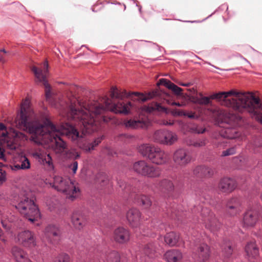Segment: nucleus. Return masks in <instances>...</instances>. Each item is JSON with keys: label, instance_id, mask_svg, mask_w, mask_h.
I'll return each mask as SVG.
<instances>
[{"label": "nucleus", "instance_id": "nucleus-23", "mask_svg": "<svg viewBox=\"0 0 262 262\" xmlns=\"http://www.w3.org/2000/svg\"><path fill=\"white\" fill-rule=\"evenodd\" d=\"M141 213L136 208H131L126 213V219L133 228L138 226L140 224Z\"/></svg>", "mask_w": 262, "mask_h": 262}, {"label": "nucleus", "instance_id": "nucleus-31", "mask_svg": "<svg viewBox=\"0 0 262 262\" xmlns=\"http://www.w3.org/2000/svg\"><path fill=\"white\" fill-rule=\"evenodd\" d=\"M135 200L137 203L142 205L145 208H148L151 205L150 199L146 195L136 194L135 195Z\"/></svg>", "mask_w": 262, "mask_h": 262}, {"label": "nucleus", "instance_id": "nucleus-36", "mask_svg": "<svg viewBox=\"0 0 262 262\" xmlns=\"http://www.w3.org/2000/svg\"><path fill=\"white\" fill-rule=\"evenodd\" d=\"M70 256L68 254L62 253L58 254L54 259L53 262H69Z\"/></svg>", "mask_w": 262, "mask_h": 262}, {"label": "nucleus", "instance_id": "nucleus-2", "mask_svg": "<svg viewBox=\"0 0 262 262\" xmlns=\"http://www.w3.org/2000/svg\"><path fill=\"white\" fill-rule=\"evenodd\" d=\"M210 98L238 112H248L253 118L262 123V103L253 94L231 90L214 94Z\"/></svg>", "mask_w": 262, "mask_h": 262}, {"label": "nucleus", "instance_id": "nucleus-8", "mask_svg": "<svg viewBox=\"0 0 262 262\" xmlns=\"http://www.w3.org/2000/svg\"><path fill=\"white\" fill-rule=\"evenodd\" d=\"M133 169L137 173L151 178H158L161 173L159 167L149 164L144 160L135 162L133 164Z\"/></svg>", "mask_w": 262, "mask_h": 262}, {"label": "nucleus", "instance_id": "nucleus-11", "mask_svg": "<svg viewBox=\"0 0 262 262\" xmlns=\"http://www.w3.org/2000/svg\"><path fill=\"white\" fill-rule=\"evenodd\" d=\"M49 64L47 61H45L41 69L37 68L33 66L32 71L34 73L37 82H41L45 88V94L47 100H49L51 96V87L48 83L47 78L48 76Z\"/></svg>", "mask_w": 262, "mask_h": 262}, {"label": "nucleus", "instance_id": "nucleus-35", "mask_svg": "<svg viewBox=\"0 0 262 262\" xmlns=\"http://www.w3.org/2000/svg\"><path fill=\"white\" fill-rule=\"evenodd\" d=\"M120 256L119 254L115 251L110 252L106 256L107 262H120Z\"/></svg>", "mask_w": 262, "mask_h": 262}, {"label": "nucleus", "instance_id": "nucleus-37", "mask_svg": "<svg viewBox=\"0 0 262 262\" xmlns=\"http://www.w3.org/2000/svg\"><path fill=\"white\" fill-rule=\"evenodd\" d=\"M155 251V247L152 245V244H150L149 245H147L144 248L143 252L144 254L147 255L148 257H151L152 254H154Z\"/></svg>", "mask_w": 262, "mask_h": 262}, {"label": "nucleus", "instance_id": "nucleus-20", "mask_svg": "<svg viewBox=\"0 0 262 262\" xmlns=\"http://www.w3.org/2000/svg\"><path fill=\"white\" fill-rule=\"evenodd\" d=\"M259 217H262V214H257V212L253 210H249L245 213L243 224L245 227H252L254 226Z\"/></svg>", "mask_w": 262, "mask_h": 262}, {"label": "nucleus", "instance_id": "nucleus-17", "mask_svg": "<svg viewBox=\"0 0 262 262\" xmlns=\"http://www.w3.org/2000/svg\"><path fill=\"white\" fill-rule=\"evenodd\" d=\"M44 234L45 237L50 243L55 244L60 239L61 232L57 226L49 225L45 229Z\"/></svg>", "mask_w": 262, "mask_h": 262}, {"label": "nucleus", "instance_id": "nucleus-33", "mask_svg": "<svg viewBox=\"0 0 262 262\" xmlns=\"http://www.w3.org/2000/svg\"><path fill=\"white\" fill-rule=\"evenodd\" d=\"M221 135L227 138H236L238 137V133L235 128L226 127L222 130Z\"/></svg>", "mask_w": 262, "mask_h": 262}, {"label": "nucleus", "instance_id": "nucleus-1", "mask_svg": "<svg viewBox=\"0 0 262 262\" xmlns=\"http://www.w3.org/2000/svg\"><path fill=\"white\" fill-rule=\"evenodd\" d=\"M61 115L68 120L77 123L73 126L68 123L57 128L51 121L48 113L36 112L29 98L23 100L16 119V126L31 134V140L34 143L47 145L57 154L64 153L67 158L76 159L80 155L74 149H67V144L61 138L66 135L68 138L78 144L80 148L86 152L94 149L102 141L103 137L96 138L93 142L80 144L79 141L85 133L98 130L102 122H107L103 116L105 110L115 113L128 114L132 107L130 102L113 103L107 97L104 96L99 101L80 102L76 98H69L65 105L60 104Z\"/></svg>", "mask_w": 262, "mask_h": 262}, {"label": "nucleus", "instance_id": "nucleus-27", "mask_svg": "<svg viewBox=\"0 0 262 262\" xmlns=\"http://www.w3.org/2000/svg\"><path fill=\"white\" fill-rule=\"evenodd\" d=\"M198 260L200 262L206 261L210 256V248L205 244H202L198 248L196 252Z\"/></svg>", "mask_w": 262, "mask_h": 262}, {"label": "nucleus", "instance_id": "nucleus-30", "mask_svg": "<svg viewBox=\"0 0 262 262\" xmlns=\"http://www.w3.org/2000/svg\"><path fill=\"white\" fill-rule=\"evenodd\" d=\"M179 239V235L174 232H171L166 234L164 241L166 244L170 246H174Z\"/></svg>", "mask_w": 262, "mask_h": 262}, {"label": "nucleus", "instance_id": "nucleus-40", "mask_svg": "<svg viewBox=\"0 0 262 262\" xmlns=\"http://www.w3.org/2000/svg\"><path fill=\"white\" fill-rule=\"evenodd\" d=\"M78 168V163L76 161L73 162L69 166V172L72 174H75Z\"/></svg>", "mask_w": 262, "mask_h": 262}, {"label": "nucleus", "instance_id": "nucleus-12", "mask_svg": "<svg viewBox=\"0 0 262 262\" xmlns=\"http://www.w3.org/2000/svg\"><path fill=\"white\" fill-rule=\"evenodd\" d=\"M201 222L206 228L212 232L217 231L221 225L215 215L207 208H203L201 211Z\"/></svg>", "mask_w": 262, "mask_h": 262}, {"label": "nucleus", "instance_id": "nucleus-21", "mask_svg": "<svg viewBox=\"0 0 262 262\" xmlns=\"http://www.w3.org/2000/svg\"><path fill=\"white\" fill-rule=\"evenodd\" d=\"M236 187L235 181L229 178H224L221 180L219 185V190L225 193H230L233 191Z\"/></svg>", "mask_w": 262, "mask_h": 262}, {"label": "nucleus", "instance_id": "nucleus-38", "mask_svg": "<svg viewBox=\"0 0 262 262\" xmlns=\"http://www.w3.org/2000/svg\"><path fill=\"white\" fill-rule=\"evenodd\" d=\"M210 97H201L200 98H196L194 102L199 104L207 105L210 103Z\"/></svg>", "mask_w": 262, "mask_h": 262}, {"label": "nucleus", "instance_id": "nucleus-39", "mask_svg": "<svg viewBox=\"0 0 262 262\" xmlns=\"http://www.w3.org/2000/svg\"><path fill=\"white\" fill-rule=\"evenodd\" d=\"M202 112L201 111H199L198 114H196L193 112H186V114H185V116L187 117L190 119H199L201 117Z\"/></svg>", "mask_w": 262, "mask_h": 262}, {"label": "nucleus", "instance_id": "nucleus-48", "mask_svg": "<svg viewBox=\"0 0 262 262\" xmlns=\"http://www.w3.org/2000/svg\"><path fill=\"white\" fill-rule=\"evenodd\" d=\"M227 248H228V249H227V251H226V255L228 256L229 255L231 254L232 250L231 249V246L229 245L227 246Z\"/></svg>", "mask_w": 262, "mask_h": 262}, {"label": "nucleus", "instance_id": "nucleus-15", "mask_svg": "<svg viewBox=\"0 0 262 262\" xmlns=\"http://www.w3.org/2000/svg\"><path fill=\"white\" fill-rule=\"evenodd\" d=\"M241 201L237 197H232L229 199L226 205L227 213L231 216L239 214L242 211Z\"/></svg>", "mask_w": 262, "mask_h": 262}, {"label": "nucleus", "instance_id": "nucleus-47", "mask_svg": "<svg viewBox=\"0 0 262 262\" xmlns=\"http://www.w3.org/2000/svg\"><path fill=\"white\" fill-rule=\"evenodd\" d=\"M173 114L174 115H178V116H185V114H186V112L183 111H174L173 112Z\"/></svg>", "mask_w": 262, "mask_h": 262}, {"label": "nucleus", "instance_id": "nucleus-52", "mask_svg": "<svg viewBox=\"0 0 262 262\" xmlns=\"http://www.w3.org/2000/svg\"><path fill=\"white\" fill-rule=\"evenodd\" d=\"M0 52H4V53H7V52L6 51V50H5V49L1 50H0Z\"/></svg>", "mask_w": 262, "mask_h": 262}, {"label": "nucleus", "instance_id": "nucleus-9", "mask_svg": "<svg viewBox=\"0 0 262 262\" xmlns=\"http://www.w3.org/2000/svg\"><path fill=\"white\" fill-rule=\"evenodd\" d=\"M211 117L216 121L225 122L227 124H233L234 125H238L242 120L239 116L228 113L219 108H208Z\"/></svg>", "mask_w": 262, "mask_h": 262}, {"label": "nucleus", "instance_id": "nucleus-43", "mask_svg": "<svg viewBox=\"0 0 262 262\" xmlns=\"http://www.w3.org/2000/svg\"><path fill=\"white\" fill-rule=\"evenodd\" d=\"M191 145L195 147H201L205 145V140H198L195 141H194Z\"/></svg>", "mask_w": 262, "mask_h": 262}, {"label": "nucleus", "instance_id": "nucleus-24", "mask_svg": "<svg viewBox=\"0 0 262 262\" xmlns=\"http://www.w3.org/2000/svg\"><path fill=\"white\" fill-rule=\"evenodd\" d=\"M11 253L16 262H33L29 258L28 253L18 247H13Z\"/></svg>", "mask_w": 262, "mask_h": 262}, {"label": "nucleus", "instance_id": "nucleus-42", "mask_svg": "<svg viewBox=\"0 0 262 262\" xmlns=\"http://www.w3.org/2000/svg\"><path fill=\"white\" fill-rule=\"evenodd\" d=\"M235 153V147H232L229 148L226 150H224L222 152V155L223 156H228L230 155H233Z\"/></svg>", "mask_w": 262, "mask_h": 262}, {"label": "nucleus", "instance_id": "nucleus-26", "mask_svg": "<svg viewBox=\"0 0 262 262\" xmlns=\"http://www.w3.org/2000/svg\"><path fill=\"white\" fill-rule=\"evenodd\" d=\"M193 173L195 176L199 177L210 178L214 174V170L211 167L201 165L195 168Z\"/></svg>", "mask_w": 262, "mask_h": 262}, {"label": "nucleus", "instance_id": "nucleus-32", "mask_svg": "<svg viewBox=\"0 0 262 262\" xmlns=\"http://www.w3.org/2000/svg\"><path fill=\"white\" fill-rule=\"evenodd\" d=\"M245 251L247 255L251 257H255L258 254V249L254 242L248 243L245 247Z\"/></svg>", "mask_w": 262, "mask_h": 262}, {"label": "nucleus", "instance_id": "nucleus-28", "mask_svg": "<svg viewBox=\"0 0 262 262\" xmlns=\"http://www.w3.org/2000/svg\"><path fill=\"white\" fill-rule=\"evenodd\" d=\"M11 167L12 170L28 169L30 168V163L25 156L21 155L19 156L17 163L11 166Z\"/></svg>", "mask_w": 262, "mask_h": 262}, {"label": "nucleus", "instance_id": "nucleus-10", "mask_svg": "<svg viewBox=\"0 0 262 262\" xmlns=\"http://www.w3.org/2000/svg\"><path fill=\"white\" fill-rule=\"evenodd\" d=\"M151 138L154 142L165 145H171L178 139L176 133L165 129L156 130Z\"/></svg>", "mask_w": 262, "mask_h": 262}, {"label": "nucleus", "instance_id": "nucleus-19", "mask_svg": "<svg viewBox=\"0 0 262 262\" xmlns=\"http://www.w3.org/2000/svg\"><path fill=\"white\" fill-rule=\"evenodd\" d=\"M71 220L75 228L81 230L86 224L87 217L84 213L80 211H75L72 213Z\"/></svg>", "mask_w": 262, "mask_h": 262}, {"label": "nucleus", "instance_id": "nucleus-18", "mask_svg": "<svg viewBox=\"0 0 262 262\" xmlns=\"http://www.w3.org/2000/svg\"><path fill=\"white\" fill-rule=\"evenodd\" d=\"M14 217L8 212H6L3 209L0 208V220L3 227L8 230L11 226V223L14 221ZM0 239L5 243L6 239L3 235V231L0 229Z\"/></svg>", "mask_w": 262, "mask_h": 262}, {"label": "nucleus", "instance_id": "nucleus-44", "mask_svg": "<svg viewBox=\"0 0 262 262\" xmlns=\"http://www.w3.org/2000/svg\"><path fill=\"white\" fill-rule=\"evenodd\" d=\"M47 205L49 206V208L51 210H53L56 208V206L58 205V201L55 200L54 202H53V204L50 203V202H47Z\"/></svg>", "mask_w": 262, "mask_h": 262}, {"label": "nucleus", "instance_id": "nucleus-49", "mask_svg": "<svg viewBox=\"0 0 262 262\" xmlns=\"http://www.w3.org/2000/svg\"><path fill=\"white\" fill-rule=\"evenodd\" d=\"M168 103L169 104H170V105H177V106H182L183 105L180 103H177V102H173L172 103H170V102H168Z\"/></svg>", "mask_w": 262, "mask_h": 262}, {"label": "nucleus", "instance_id": "nucleus-50", "mask_svg": "<svg viewBox=\"0 0 262 262\" xmlns=\"http://www.w3.org/2000/svg\"><path fill=\"white\" fill-rule=\"evenodd\" d=\"M179 84H180L181 86H189L191 85V83H190V82H188V83L181 82V83H179Z\"/></svg>", "mask_w": 262, "mask_h": 262}, {"label": "nucleus", "instance_id": "nucleus-22", "mask_svg": "<svg viewBox=\"0 0 262 262\" xmlns=\"http://www.w3.org/2000/svg\"><path fill=\"white\" fill-rule=\"evenodd\" d=\"M115 241L120 244L128 242L130 238V233L128 230L123 227H119L114 232Z\"/></svg>", "mask_w": 262, "mask_h": 262}, {"label": "nucleus", "instance_id": "nucleus-5", "mask_svg": "<svg viewBox=\"0 0 262 262\" xmlns=\"http://www.w3.org/2000/svg\"><path fill=\"white\" fill-rule=\"evenodd\" d=\"M138 150L142 156L156 165L166 164L169 160L168 153L160 147L151 144H141L138 146Z\"/></svg>", "mask_w": 262, "mask_h": 262}, {"label": "nucleus", "instance_id": "nucleus-16", "mask_svg": "<svg viewBox=\"0 0 262 262\" xmlns=\"http://www.w3.org/2000/svg\"><path fill=\"white\" fill-rule=\"evenodd\" d=\"M173 161L177 167H183L188 164L191 161V157L187 151L180 148L175 151L173 155Z\"/></svg>", "mask_w": 262, "mask_h": 262}, {"label": "nucleus", "instance_id": "nucleus-25", "mask_svg": "<svg viewBox=\"0 0 262 262\" xmlns=\"http://www.w3.org/2000/svg\"><path fill=\"white\" fill-rule=\"evenodd\" d=\"M183 257V253L178 249L168 250L164 255V258L167 262H180Z\"/></svg>", "mask_w": 262, "mask_h": 262}, {"label": "nucleus", "instance_id": "nucleus-34", "mask_svg": "<svg viewBox=\"0 0 262 262\" xmlns=\"http://www.w3.org/2000/svg\"><path fill=\"white\" fill-rule=\"evenodd\" d=\"M160 187L162 190L171 191L173 189L174 185L171 181L165 179L160 182Z\"/></svg>", "mask_w": 262, "mask_h": 262}, {"label": "nucleus", "instance_id": "nucleus-51", "mask_svg": "<svg viewBox=\"0 0 262 262\" xmlns=\"http://www.w3.org/2000/svg\"><path fill=\"white\" fill-rule=\"evenodd\" d=\"M0 62H5L4 58L3 56L0 55Z\"/></svg>", "mask_w": 262, "mask_h": 262}, {"label": "nucleus", "instance_id": "nucleus-3", "mask_svg": "<svg viewBox=\"0 0 262 262\" xmlns=\"http://www.w3.org/2000/svg\"><path fill=\"white\" fill-rule=\"evenodd\" d=\"M154 111L166 112V108L157 103H152L148 106L145 105L141 108L138 117L125 119L123 121V124L126 127L132 129L146 128L150 123L148 114Z\"/></svg>", "mask_w": 262, "mask_h": 262}, {"label": "nucleus", "instance_id": "nucleus-53", "mask_svg": "<svg viewBox=\"0 0 262 262\" xmlns=\"http://www.w3.org/2000/svg\"><path fill=\"white\" fill-rule=\"evenodd\" d=\"M3 249V248L0 247V252H1L2 251Z\"/></svg>", "mask_w": 262, "mask_h": 262}, {"label": "nucleus", "instance_id": "nucleus-7", "mask_svg": "<svg viewBox=\"0 0 262 262\" xmlns=\"http://www.w3.org/2000/svg\"><path fill=\"white\" fill-rule=\"evenodd\" d=\"M157 95V92H152L144 95L138 92L127 93L125 90L120 91L113 86L111 89V96L112 98H116L123 100L125 98H130L133 100H137L139 101L144 102L147 100L152 98Z\"/></svg>", "mask_w": 262, "mask_h": 262}, {"label": "nucleus", "instance_id": "nucleus-45", "mask_svg": "<svg viewBox=\"0 0 262 262\" xmlns=\"http://www.w3.org/2000/svg\"><path fill=\"white\" fill-rule=\"evenodd\" d=\"M173 121H171L170 120H163L161 122V124L163 125H172L173 124Z\"/></svg>", "mask_w": 262, "mask_h": 262}, {"label": "nucleus", "instance_id": "nucleus-14", "mask_svg": "<svg viewBox=\"0 0 262 262\" xmlns=\"http://www.w3.org/2000/svg\"><path fill=\"white\" fill-rule=\"evenodd\" d=\"M32 156L47 170L51 171L54 169V166L51 156L42 148L36 149L32 153Z\"/></svg>", "mask_w": 262, "mask_h": 262}, {"label": "nucleus", "instance_id": "nucleus-46", "mask_svg": "<svg viewBox=\"0 0 262 262\" xmlns=\"http://www.w3.org/2000/svg\"><path fill=\"white\" fill-rule=\"evenodd\" d=\"M118 184L122 189H126L127 187H128L126 183L122 180H120L118 182Z\"/></svg>", "mask_w": 262, "mask_h": 262}, {"label": "nucleus", "instance_id": "nucleus-13", "mask_svg": "<svg viewBox=\"0 0 262 262\" xmlns=\"http://www.w3.org/2000/svg\"><path fill=\"white\" fill-rule=\"evenodd\" d=\"M15 239L19 244L27 248H33L37 245L34 233L29 230L19 232Z\"/></svg>", "mask_w": 262, "mask_h": 262}, {"label": "nucleus", "instance_id": "nucleus-29", "mask_svg": "<svg viewBox=\"0 0 262 262\" xmlns=\"http://www.w3.org/2000/svg\"><path fill=\"white\" fill-rule=\"evenodd\" d=\"M158 84H161L165 86L169 89L172 90L175 94L178 95H181L183 90L182 89L178 87L177 85L166 79H161L158 83Z\"/></svg>", "mask_w": 262, "mask_h": 262}, {"label": "nucleus", "instance_id": "nucleus-41", "mask_svg": "<svg viewBox=\"0 0 262 262\" xmlns=\"http://www.w3.org/2000/svg\"><path fill=\"white\" fill-rule=\"evenodd\" d=\"M189 132L193 133L203 134L205 132V128H200L198 126H195L190 127Z\"/></svg>", "mask_w": 262, "mask_h": 262}, {"label": "nucleus", "instance_id": "nucleus-6", "mask_svg": "<svg viewBox=\"0 0 262 262\" xmlns=\"http://www.w3.org/2000/svg\"><path fill=\"white\" fill-rule=\"evenodd\" d=\"M16 208L31 222L38 221L40 218L38 208L34 203L33 198H30L29 194L23 193L19 196Z\"/></svg>", "mask_w": 262, "mask_h": 262}, {"label": "nucleus", "instance_id": "nucleus-4", "mask_svg": "<svg viewBox=\"0 0 262 262\" xmlns=\"http://www.w3.org/2000/svg\"><path fill=\"white\" fill-rule=\"evenodd\" d=\"M50 185L58 191L62 192L67 198L73 201L80 195V191L77 184L72 181L69 178L55 176L53 182Z\"/></svg>", "mask_w": 262, "mask_h": 262}]
</instances>
